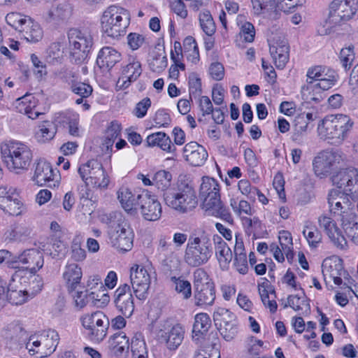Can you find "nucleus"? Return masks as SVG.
I'll return each mask as SVG.
<instances>
[{
	"mask_svg": "<svg viewBox=\"0 0 358 358\" xmlns=\"http://www.w3.org/2000/svg\"><path fill=\"white\" fill-rule=\"evenodd\" d=\"M358 10V0H333L329 4V21L339 24L351 19Z\"/></svg>",
	"mask_w": 358,
	"mask_h": 358,
	"instance_id": "nucleus-10",
	"label": "nucleus"
},
{
	"mask_svg": "<svg viewBox=\"0 0 358 358\" xmlns=\"http://www.w3.org/2000/svg\"><path fill=\"white\" fill-rule=\"evenodd\" d=\"M303 234L311 248H316L322 241V234L315 227H306V229L303 231Z\"/></svg>",
	"mask_w": 358,
	"mask_h": 358,
	"instance_id": "nucleus-61",
	"label": "nucleus"
},
{
	"mask_svg": "<svg viewBox=\"0 0 358 358\" xmlns=\"http://www.w3.org/2000/svg\"><path fill=\"white\" fill-rule=\"evenodd\" d=\"M171 282L175 285V290L180 294L184 299H188L192 296L191 283L180 277H173Z\"/></svg>",
	"mask_w": 358,
	"mask_h": 358,
	"instance_id": "nucleus-51",
	"label": "nucleus"
},
{
	"mask_svg": "<svg viewBox=\"0 0 358 358\" xmlns=\"http://www.w3.org/2000/svg\"><path fill=\"white\" fill-rule=\"evenodd\" d=\"M333 183L352 196L358 198V169L348 168L333 176Z\"/></svg>",
	"mask_w": 358,
	"mask_h": 358,
	"instance_id": "nucleus-14",
	"label": "nucleus"
},
{
	"mask_svg": "<svg viewBox=\"0 0 358 358\" xmlns=\"http://www.w3.org/2000/svg\"><path fill=\"white\" fill-rule=\"evenodd\" d=\"M31 229L26 224H20L14 227L10 233V237H6L10 241H23L31 234Z\"/></svg>",
	"mask_w": 358,
	"mask_h": 358,
	"instance_id": "nucleus-54",
	"label": "nucleus"
},
{
	"mask_svg": "<svg viewBox=\"0 0 358 358\" xmlns=\"http://www.w3.org/2000/svg\"><path fill=\"white\" fill-rule=\"evenodd\" d=\"M141 62L135 57L129 58V63L122 67V73L118 79L117 85L121 89L128 88L131 83L137 80L142 73Z\"/></svg>",
	"mask_w": 358,
	"mask_h": 358,
	"instance_id": "nucleus-22",
	"label": "nucleus"
},
{
	"mask_svg": "<svg viewBox=\"0 0 358 358\" xmlns=\"http://www.w3.org/2000/svg\"><path fill=\"white\" fill-rule=\"evenodd\" d=\"M29 18V17L24 16L19 13L12 12L6 15V21L8 24L19 31L24 22H27V19Z\"/></svg>",
	"mask_w": 358,
	"mask_h": 358,
	"instance_id": "nucleus-63",
	"label": "nucleus"
},
{
	"mask_svg": "<svg viewBox=\"0 0 358 358\" xmlns=\"http://www.w3.org/2000/svg\"><path fill=\"white\" fill-rule=\"evenodd\" d=\"M19 32L22 37L30 43L38 42L43 38V30L41 26L30 17L27 19V22H24Z\"/></svg>",
	"mask_w": 358,
	"mask_h": 358,
	"instance_id": "nucleus-31",
	"label": "nucleus"
},
{
	"mask_svg": "<svg viewBox=\"0 0 358 358\" xmlns=\"http://www.w3.org/2000/svg\"><path fill=\"white\" fill-rule=\"evenodd\" d=\"M108 348L113 355L120 357L129 351V338L124 332L115 334L108 341Z\"/></svg>",
	"mask_w": 358,
	"mask_h": 358,
	"instance_id": "nucleus-33",
	"label": "nucleus"
},
{
	"mask_svg": "<svg viewBox=\"0 0 358 358\" xmlns=\"http://www.w3.org/2000/svg\"><path fill=\"white\" fill-rule=\"evenodd\" d=\"M132 358H148V350L145 343L140 338H133L131 343Z\"/></svg>",
	"mask_w": 358,
	"mask_h": 358,
	"instance_id": "nucleus-55",
	"label": "nucleus"
},
{
	"mask_svg": "<svg viewBox=\"0 0 358 358\" xmlns=\"http://www.w3.org/2000/svg\"><path fill=\"white\" fill-rule=\"evenodd\" d=\"M194 303L197 306H212L215 299V286L194 289Z\"/></svg>",
	"mask_w": 358,
	"mask_h": 358,
	"instance_id": "nucleus-36",
	"label": "nucleus"
},
{
	"mask_svg": "<svg viewBox=\"0 0 358 358\" xmlns=\"http://www.w3.org/2000/svg\"><path fill=\"white\" fill-rule=\"evenodd\" d=\"M67 36L71 62L76 64L85 62L94 44L91 33L87 30L71 28L68 31Z\"/></svg>",
	"mask_w": 358,
	"mask_h": 358,
	"instance_id": "nucleus-5",
	"label": "nucleus"
},
{
	"mask_svg": "<svg viewBox=\"0 0 358 358\" xmlns=\"http://www.w3.org/2000/svg\"><path fill=\"white\" fill-rule=\"evenodd\" d=\"M220 192V186L217 182L213 178L205 176L202 178V182L199 189V197L203 199L210 194Z\"/></svg>",
	"mask_w": 358,
	"mask_h": 358,
	"instance_id": "nucleus-44",
	"label": "nucleus"
},
{
	"mask_svg": "<svg viewBox=\"0 0 358 358\" xmlns=\"http://www.w3.org/2000/svg\"><path fill=\"white\" fill-rule=\"evenodd\" d=\"M113 299L117 310L124 317H130L134 313L135 307L130 286L127 283L120 285L115 291Z\"/></svg>",
	"mask_w": 358,
	"mask_h": 358,
	"instance_id": "nucleus-16",
	"label": "nucleus"
},
{
	"mask_svg": "<svg viewBox=\"0 0 358 358\" xmlns=\"http://www.w3.org/2000/svg\"><path fill=\"white\" fill-rule=\"evenodd\" d=\"M355 198L349 192L342 191L341 189H331L327 198L330 211L338 215L348 209H352L354 205L351 199Z\"/></svg>",
	"mask_w": 358,
	"mask_h": 358,
	"instance_id": "nucleus-19",
	"label": "nucleus"
},
{
	"mask_svg": "<svg viewBox=\"0 0 358 358\" xmlns=\"http://www.w3.org/2000/svg\"><path fill=\"white\" fill-rule=\"evenodd\" d=\"M162 270L167 278L173 280V277H178L180 273V262L176 259H166L162 265Z\"/></svg>",
	"mask_w": 358,
	"mask_h": 358,
	"instance_id": "nucleus-52",
	"label": "nucleus"
},
{
	"mask_svg": "<svg viewBox=\"0 0 358 358\" xmlns=\"http://www.w3.org/2000/svg\"><path fill=\"white\" fill-rule=\"evenodd\" d=\"M22 203L16 189L11 187H0V208L10 215H19L22 213Z\"/></svg>",
	"mask_w": 358,
	"mask_h": 358,
	"instance_id": "nucleus-15",
	"label": "nucleus"
},
{
	"mask_svg": "<svg viewBox=\"0 0 358 358\" xmlns=\"http://www.w3.org/2000/svg\"><path fill=\"white\" fill-rule=\"evenodd\" d=\"M189 92L190 98L199 97L201 94V81L196 73H192L189 76Z\"/></svg>",
	"mask_w": 358,
	"mask_h": 358,
	"instance_id": "nucleus-64",
	"label": "nucleus"
},
{
	"mask_svg": "<svg viewBox=\"0 0 358 358\" xmlns=\"http://www.w3.org/2000/svg\"><path fill=\"white\" fill-rule=\"evenodd\" d=\"M288 306L293 308L295 311L304 310L305 313H310V306L309 303L304 299H301L298 295H289L287 297V303L283 305V308Z\"/></svg>",
	"mask_w": 358,
	"mask_h": 358,
	"instance_id": "nucleus-49",
	"label": "nucleus"
},
{
	"mask_svg": "<svg viewBox=\"0 0 358 358\" xmlns=\"http://www.w3.org/2000/svg\"><path fill=\"white\" fill-rule=\"evenodd\" d=\"M322 268L324 280L329 277L330 279H333L336 285H340L342 284L341 277L344 276L346 272L343 268L341 259H326L322 263Z\"/></svg>",
	"mask_w": 358,
	"mask_h": 358,
	"instance_id": "nucleus-26",
	"label": "nucleus"
},
{
	"mask_svg": "<svg viewBox=\"0 0 358 358\" xmlns=\"http://www.w3.org/2000/svg\"><path fill=\"white\" fill-rule=\"evenodd\" d=\"M121 125L116 121H113L106 131L103 145L107 150H112L115 140L120 135Z\"/></svg>",
	"mask_w": 358,
	"mask_h": 358,
	"instance_id": "nucleus-46",
	"label": "nucleus"
},
{
	"mask_svg": "<svg viewBox=\"0 0 358 358\" xmlns=\"http://www.w3.org/2000/svg\"><path fill=\"white\" fill-rule=\"evenodd\" d=\"M59 341V334L50 329L29 336L26 343V349L30 355H35L37 358L46 357L55 351Z\"/></svg>",
	"mask_w": 358,
	"mask_h": 358,
	"instance_id": "nucleus-7",
	"label": "nucleus"
},
{
	"mask_svg": "<svg viewBox=\"0 0 358 358\" xmlns=\"http://www.w3.org/2000/svg\"><path fill=\"white\" fill-rule=\"evenodd\" d=\"M172 175L170 172L165 170L158 171L153 176V185L161 190L165 191L171 183Z\"/></svg>",
	"mask_w": 358,
	"mask_h": 358,
	"instance_id": "nucleus-47",
	"label": "nucleus"
},
{
	"mask_svg": "<svg viewBox=\"0 0 358 358\" xmlns=\"http://www.w3.org/2000/svg\"><path fill=\"white\" fill-rule=\"evenodd\" d=\"M185 329L180 324L170 319L162 320L157 324L156 336L160 343H164L170 350H176L184 339Z\"/></svg>",
	"mask_w": 358,
	"mask_h": 358,
	"instance_id": "nucleus-8",
	"label": "nucleus"
},
{
	"mask_svg": "<svg viewBox=\"0 0 358 358\" xmlns=\"http://www.w3.org/2000/svg\"><path fill=\"white\" fill-rule=\"evenodd\" d=\"M325 155V159L329 161L333 169L338 167L345 159V154L340 150H331L322 151Z\"/></svg>",
	"mask_w": 358,
	"mask_h": 358,
	"instance_id": "nucleus-58",
	"label": "nucleus"
},
{
	"mask_svg": "<svg viewBox=\"0 0 358 358\" xmlns=\"http://www.w3.org/2000/svg\"><path fill=\"white\" fill-rule=\"evenodd\" d=\"M313 166L315 173L320 178L327 176L333 170V168L330 165L329 161L325 159V155L322 152H320L314 158Z\"/></svg>",
	"mask_w": 358,
	"mask_h": 358,
	"instance_id": "nucleus-42",
	"label": "nucleus"
},
{
	"mask_svg": "<svg viewBox=\"0 0 358 358\" xmlns=\"http://www.w3.org/2000/svg\"><path fill=\"white\" fill-rule=\"evenodd\" d=\"M101 163L96 159H90L86 163L80 165L78 168V172L82 180L87 185V182L90 179H92L95 175H97L96 170H99L102 167Z\"/></svg>",
	"mask_w": 358,
	"mask_h": 358,
	"instance_id": "nucleus-41",
	"label": "nucleus"
},
{
	"mask_svg": "<svg viewBox=\"0 0 358 358\" xmlns=\"http://www.w3.org/2000/svg\"><path fill=\"white\" fill-rule=\"evenodd\" d=\"M30 296L27 290H8L6 292V300L14 305H21L27 301Z\"/></svg>",
	"mask_w": 358,
	"mask_h": 358,
	"instance_id": "nucleus-60",
	"label": "nucleus"
},
{
	"mask_svg": "<svg viewBox=\"0 0 358 358\" xmlns=\"http://www.w3.org/2000/svg\"><path fill=\"white\" fill-rule=\"evenodd\" d=\"M130 20L131 15L129 10L122 7L110 6L101 16V31L107 37L119 39L126 34Z\"/></svg>",
	"mask_w": 358,
	"mask_h": 358,
	"instance_id": "nucleus-3",
	"label": "nucleus"
},
{
	"mask_svg": "<svg viewBox=\"0 0 358 358\" xmlns=\"http://www.w3.org/2000/svg\"><path fill=\"white\" fill-rule=\"evenodd\" d=\"M318 224L320 228L324 230L334 245L341 249L346 246L345 238L332 218L326 215L320 216Z\"/></svg>",
	"mask_w": 358,
	"mask_h": 358,
	"instance_id": "nucleus-21",
	"label": "nucleus"
},
{
	"mask_svg": "<svg viewBox=\"0 0 358 358\" xmlns=\"http://www.w3.org/2000/svg\"><path fill=\"white\" fill-rule=\"evenodd\" d=\"M146 142L148 146H158L167 152H173L176 149L169 136L164 132H157L149 135Z\"/></svg>",
	"mask_w": 358,
	"mask_h": 358,
	"instance_id": "nucleus-35",
	"label": "nucleus"
},
{
	"mask_svg": "<svg viewBox=\"0 0 358 358\" xmlns=\"http://www.w3.org/2000/svg\"><path fill=\"white\" fill-rule=\"evenodd\" d=\"M56 175L51 164L43 159H38L35 165L33 181L38 186H55V178Z\"/></svg>",
	"mask_w": 358,
	"mask_h": 358,
	"instance_id": "nucleus-24",
	"label": "nucleus"
},
{
	"mask_svg": "<svg viewBox=\"0 0 358 358\" xmlns=\"http://www.w3.org/2000/svg\"><path fill=\"white\" fill-rule=\"evenodd\" d=\"M130 280L136 297L145 300L151 283L150 273L143 266L135 265L131 268Z\"/></svg>",
	"mask_w": 358,
	"mask_h": 358,
	"instance_id": "nucleus-11",
	"label": "nucleus"
},
{
	"mask_svg": "<svg viewBox=\"0 0 358 358\" xmlns=\"http://www.w3.org/2000/svg\"><path fill=\"white\" fill-rule=\"evenodd\" d=\"M320 78L317 80L318 83L313 87L316 90H322L323 91L328 90L336 85L338 80V73L332 69H328L324 72Z\"/></svg>",
	"mask_w": 358,
	"mask_h": 358,
	"instance_id": "nucleus-40",
	"label": "nucleus"
},
{
	"mask_svg": "<svg viewBox=\"0 0 358 358\" xmlns=\"http://www.w3.org/2000/svg\"><path fill=\"white\" fill-rule=\"evenodd\" d=\"M200 25L203 32L212 36L216 30L215 24L209 11H204L199 15Z\"/></svg>",
	"mask_w": 358,
	"mask_h": 358,
	"instance_id": "nucleus-50",
	"label": "nucleus"
},
{
	"mask_svg": "<svg viewBox=\"0 0 358 358\" xmlns=\"http://www.w3.org/2000/svg\"><path fill=\"white\" fill-rule=\"evenodd\" d=\"M328 69V66L322 65H316L310 67L306 73L307 76V85L302 87L303 96H306V99L308 101H313L315 103H319L322 99L321 94L314 95L311 94L310 92H308V94H306V91H309L313 87L312 85L314 81H317L319 78L324 73V72Z\"/></svg>",
	"mask_w": 358,
	"mask_h": 358,
	"instance_id": "nucleus-27",
	"label": "nucleus"
},
{
	"mask_svg": "<svg viewBox=\"0 0 358 358\" xmlns=\"http://www.w3.org/2000/svg\"><path fill=\"white\" fill-rule=\"evenodd\" d=\"M255 15H260L273 8L283 11L292 12V10L301 7L305 0H251Z\"/></svg>",
	"mask_w": 358,
	"mask_h": 358,
	"instance_id": "nucleus-12",
	"label": "nucleus"
},
{
	"mask_svg": "<svg viewBox=\"0 0 358 358\" xmlns=\"http://www.w3.org/2000/svg\"><path fill=\"white\" fill-rule=\"evenodd\" d=\"M338 215L341 216V224L346 234L350 231L351 228L358 224V222H356V215L353 208L348 209V210H345L338 214Z\"/></svg>",
	"mask_w": 358,
	"mask_h": 358,
	"instance_id": "nucleus-59",
	"label": "nucleus"
},
{
	"mask_svg": "<svg viewBox=\"0 0 358 358\" xmlns=\"http://www.w3.org/2000/svg\"><path fill=\"white\" fill-rule=\"evenodd\" d=\"M210 326L211 320L207 313H201L196 314L192 329L193 339L195 341L199 340V336L206 333Z\"/></svg>",
	"mask_w": 358,
	"mask_h": 358,
	"instance_id": "nucleus-39",
	"label": "nucleus"
},
{
	"mask_svg": "<svg viewBox=\"0 0 358 358\" xmlns=\"http://www.w3.org/2000/svg\"><path fill=\"white\" fill-rule=\"evenodd\" d=\"M70 85L71 91L83 98L89 97L93 92L92 87L85 82L72 80L70 83Z\"/></svg>",
	"mask_w": 358,
	"mask_h": 358,
	"instance_id": "nucleus-53",
	"label": "nucleus"
},
{
	"mask_svg": "<svg viewBox=\"0 0 358 358\" xmlns=\"http://www.w3.org/2000/svg\"><path fill=\"white\" fill-rule=\"evenodd\" d=\"M117 199L125 211L132 213L137 210L138 194L136 195L129 188L122 187L117 191Z\"/></svg>",
	"mask_w": 358,
	"mask_h": 358,
	"instance_id": "nucleus-32",
	"label": "nucleus"
},
{
	"mask_svg": "<svg viewBox=\"0 0 358 358\" xmlns=\"http://www.w3.org/2000/svg\"><path fill=\"white\" fill-rule=\"evenodd\" d=\"M83 276L82 268L76 264H68L63 273V278L66 282L69 292L75 291L80 284Z\"/></svg>",
	"mask_w": 358,
	"mask_h": 358,
	"instance_id": "nucleus-28",
	"label": "nucleus"
},
{
	"mask_svg": "<svg viewBox=\"0 0 358 358\" xmlns=\"http://www.w3.org/2000/svg\"><path fill=\"white\" fill-rule=\"evenodd\" d=\"M289 47L287 40L273 38L269 44V52L273 58L275 66L279 69H283L289 61Z\"/></svg>",
	"mask_w": 358,
	"mask_h": 358,
	"instance_id": "nucleus-23",
	"label": "nucleus"
},
{
	"mask_svg": "<svg viewBox=\"0 0 358 358\" xmlns=\"http://www.w3.org/2000/svg\"><path fill=\"white\" fill-rule=\"evenodd\" d=\"M203 208L206 211L215 217L232 224L234 220L228 209L220 199V192L217 194H210L208 197L203 199Z\"/></svg>",
	"mask_w": 358,
	"mask_h": 358,
	"instance_id": "nucleus-20",
	"label": "nucleus"
},
{
	"mask_svg": "<svg viewBox=\"0 0 358 358\" xmlns=\"http://www.w3.org/2000/svg\"><path fill=\"white\" fill-rule=\"evenodd\" d=\"M213 253V245L208 237L190 236L185 250V260L189 266L198 267L206 264Z\"/></svg>",
	"mask_w": 358,
	"mask_h": 358,
	"instance_id": "nucleus-6",
	"label": "nucleus"
},
{
	"mask_svg": "<svg viewBox=\"0 0 358 358\" xmlns=\"http://www.w3.org/2000/svg\"><path fill=\"white\" fill-rule=\"evenodd\" d=\"M121 59V54L112 47H103L99 52L96 64L100 68H112Z\"/></svg>",
	"mask_w": 358,
	"mask_h": 358,
	"instance_id": "nucleus-29",
	"label": "nucleus"
},
{
	"mask_svg": "<svg viewBox=\"0 0 358 358\" xmlns=\"http://www.w3.org/2000/svg\"><path fill=\"white\" fill-rule=\"evenodd\" d=\"M183 155L185 160L194 166L203 165L208 158V152L205 148L194 141L185 145Z\"/></svg>",
	"mask_w": 358,
	"mask_h": 358,
	"instance_id": "nucleus-25",
	"label": "nucleus"
},
{
	"mask_svg": "<svg viewBox=\"0 0 358 358\" xmlns=\"http://www.w3.org/2000/svg\"><path fill=\"white\" fill-rule=\"evenodd\" d=\"M1 152L8 169L15 174L27 172L33 160L31 148L17 141H9L1 145Z\"/></svg>",
	"mask_w": 358,
	"mask_h": 358,
	"instance_id": "nucleus-1",
	"label": "nucleus"
},
{
	"mask_svg": "<svg viewBox=\"0 0 358 358\" xmlns=\"http://www.w3.org/2000/svg\"><path fill=\"white\" fill-rule=\"evenodd\" d=\"M143 217L148 221H156L162 215V206L155 196L144 190L138 194V206Z\"/></svg>",
	"mask_w": 358,
	"mask_h": 358,
	"instance_id": "nucleus-13",
	"label": "nucleus"
},
{
	"mask_svg": "<svg viewBox=\"0 0 358 358\" xmlns=\"http://www.w3.org/2000/svg\"><path fill=\"white\" fill-rule=\"evenodd\" d=\"M16 266L20 264L24 265L23 268L29 270L31 273H36L44 264L43 254L36 248L24 250L21 254L14 255Z\"/></svg>",
	"mask_w": 358,
	"mask_h": 358,
	"instance_id": "nucleus-18",
	"label": "nucleus"
},
{
	"mask_svg": "<svg viewBox=\"0 0 358 358\" xmlns=\"http://www.w3.org/2000/svg\"><path fill=\"white\" fill-rule=\"evenodd\" d=\"M215 255L220 264H229L232 259V252L227 243L219 236H214Z\"/></svg>",
	"mask_w": 358,
	"mask_h": 358,
	"instance_id": "nucleus-38",
	"label": "nucleus"
},
{
	"mask_svg": "<svg viewBox=\"0 0 358 358\" xmlns=\"http://www.w3.org/2000/svg\"><path fill=\"white\" fill-rule=\"evenodd\" d=\"M213 317L217 329L236 320V316L231 311L222 307L215 309Z\"/></svg>",
	"mask_w": 358,
	"mask_h": 358,
	"instance_id": "nucleus-43",
	"label": "nucleus"
},
{
	"mask_svg": "<svg viewBox=\"0 0 358 358\" xmlns=\"http://www.w3.org/2000/svg\"><path fill=\"white\" fill-rule=\"evenodd\" d=\"M6 338L15 343L22 345L26 344L27 340H29V337L22 324L19 321H14L7 327Z\"/></svg>",
	"mask_w": 358,
	"mask_h": 358,
	"instance_id": "nucleus-34",
	"label": "nucleus"
},
{
	"mask_svg": "<svg viewBox=\"0 0 358 358\" xmlns=\"http://www.w3.org/2000/svg\"><path fill=\"white\" fill-rule=\"evenodd\" d=\"M74 306L78 310L84 308L90 301H99L96 297L98 295L94 292L88 293L86 291H77L72 294Z\"/></svg>",
	"mask_w": 358,
	"mask_h": 358,
	"instance_id": "nucleus-45",
	"label": "nucleus"
},
{
	"mask_svg": "<svg viewBox=\"0 0 358 358\" xmlns=\"http://www.w3.org/2000/svg\"><path fill=\"white\" fill-rule=\"evenodd\" d=\"M97 172V175H95L92 177V179H90V181L87 182V186L92 185L94 187L96 188H107L109 184V178L106 175L103 166L99 169L96 170Z\"/></svg>",
	"mask_w": 358,
	"mask_h": 358,
	"instance_id": "nucleus-56",
	"label": "nucleus"
},
{
	"mask_svg": "<svg viewBox=\"0 0 358 358\" xmlns=\"http://www.w3.org/2000/svg\"><path fill=\"white\" fill-rule=\"evenodd\" d=\"M353 122L349 116L337 114L326 116L318 126L320 135L329 143L340 145L347 138Z\"/></svg>",
	"mask_w": 358,
	"mask_h": 358,
	"instance_id": "nucleus-2",
	"label": "nucleus"
},
{
	"mask_svg": "<svg viewBox=\"0 0 358 358\" xmlns=\"http://www.w3.org/2000/svg\"><path fill=\"white\" fill-rule=\"evenodd\" d=\"M80 320L82 326L87 331V335L92 341L99 343L106 336L110 322L102 312L85 314L80 317Z\"/></svg>",
	"mask_w": 358,
	"mask_h": 358,
	"instance_id": "nucleus-9",
	"label": "nucleus"
},
{
	"mask_svg": "<svg viewBox=\"0 0 358 358\" xmlns=\"http://www.w3.org/2000/svg\"><path fill=\"white\" fill-rule=\"evenodd\" d=\"M36 99L31 95H24V96L17 99V109L19 113H24L28 116V117L35 120L43 115V113L39 112L36 108Z\"/></svg>",
	"mask_w": 358,
	"mask_h": 358,
	"instance_id": "nucleus-30",
	"label": "nucleus"
},
{
	"mask_svg": "<svg viewBox=\"0 0 358 358\" xmlns=\"http://www.w3.org/2000/svg\"><path fill=\"white\" fill-rule=\"evenodd\" d=\"M110 237L113 247L123 252L131 250L134 234L133 229L127 223L118 224L115 231L110 234Z\"/></svg>",
	"mask_w": 358,
	"mask_h": 358,
	"instance_id": "nucleus-17",
	"label": "nucleus"
},
{
	"mask_svg": "<svg viewBox=\"0 0 358 358\" xmlns=\"http://www.w3.org/2000/svg\"><path fill=\"white\" fill-rule=\"evenodd\" d=\"M193 278L194 289L214 285L208 273L203 268H196L193 273Z\"/></svg>",
	"mask_w": 358,
	"mask_h": 358,
	"instance_id": "nucleus-48",
	"label": "nucleus"
},
{
	"mask_svg": "<svg viewBox=\"0 0 358 358\" xmlns=\"http://www.w3.org/2000/svg\"><path fill=\"white\" fill-rule=\"evenodd\" d=\"M166 205L173 209L185 213L197 206V197L191 180L180 178L177 182L176 192L164 194Z\"/></svg>",
	"mask_w": 358,
	"mask_h": 358,
	"instance_id": "nucleus-4",
	"label": "nucleus"
},
{
	"mask_svg": "<svg viewBox=\"0 0 358 358\" xmlns=\"http://www.w3.org/2000/svg\"><path fill=\"white\" fill-rule=\"evenodd\" d=\"M72 14V7L68 2L58 3L48 11L49 18L57 22L66 21Z\"/></svg>",
	"mask_w": 358,
	"mask_h": 358,
	"instance_id": "nucleus-37",
	"label": "nucleus"
},
{
	"mask_svg": "<svg viewBox=\"0 0 358 358\" xmlns=\"http://www.w3.org/2000/svg\"><path fill=\"white\" fill-rule=\"evenodd\" d=\"M146 43V37L144 34L131 32L127 36V44L133 51L142 48Z\"/></svg>",
	"mask_w": 358,
	"mask_h": 358,
	"instance_id": "nucleus-57",
	"label": "nucleus"
},
{
	"mask_svg": "<svg viewBox=\"0 0 358 358\" xmlns=\"http://www.w3.org/2000/svg\"><path fill=\"white\" fill-rule=\"evenodd\" d=\"M56 131L50 122H45L41 126L36 134L38 141L45 143L53 138Z\"/></svg>",
	"mask_w": 358,
	"mask_h": 358,
	"instance_id": "nucleus-62",
	"label": "nucleus"
}]
</instances>
